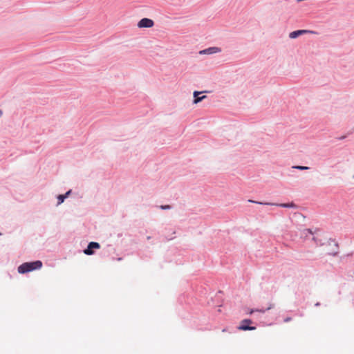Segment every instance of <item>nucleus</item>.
Segmentation results:
<instances>
[{"label":"nucleus","mask_w":354,"mask_h":354,"mask_svg":"<svg viewBox=\"0 0 354 354\" xmlns=\"http://www.w3.org/2000/svg\"><path fill=\"white\" fill-rule=\"evenodd\" d=\"M42 266L41 261H35L32 262L24 263L18 267V272L24 274L35 270L40 269Z\"/></svg>","instance_id":"obj_1"},{"label":"nucleus","mask_w":354,"mask_h":354,"mask_svg":"<svg viewBox=\"0 0 354 354\" xmlns=\"http://www.w3.org/2000/svg\"><path fill=\"white\" fill-rule=\"evenodd\" d=\"M252 324V320L249 319H243L241 322L240 325L238 326V329L239 330H255L256 328L254 326H250V324Z\"/></svg>","instance_id":"obj_2"},{"label":"nucleus","mask_w":354,"mask_h":354,"mask_svg":"<svg viewBox=\"0 0 354 354\" xmlns=\"http://www.w3.org/2000/svg\"><path fill=\"white\" fill-rule=\"evenodd\" d=\"M154 25L152 19L148 18L142 19L138 24L139 28H151Z\"/></svg>","instance_id":"obj_3"},{"label":"nucleus","mask_w":354,"mask_h":354,"mask_svg":"<svg viewBox=\"0 0 354 354\" xmlns=\"http://www.w3.org/2000/svg\"><path fill=\"white\" fill-rule=\"evenodd\" d=\"M100 248V245L97 242H91L87 248L84 250V254L87 255H91L93 254V249H99Z\"/></svg>","instance_id":"obj_4"},{"label":"nucleus","mask_w":354,"mask_h":354,"mask_svg":"<svg viewBox=\"0 0 354 354\" xmlns=\"http://www.w3.org/2000/svg\"><path fill=\"white\" fill-rule=\"evenodd\" d=\"M249 202L256 203H259V204H263V203L256 202V201H252V200H249ZM264 204L265 205H274V203H264ZM275 205H278V206H280V207H295V205L293 203H281V204H275Z\"/></svg>","instance_id":"obj_5"},{"label":"nucleus","mask_w":354,"mask_h":354,"mask_svg":"<svg viewBox=\"0 0 354 354\" xmlns=\"http://www.w3.org/2000/svg\"><path fill=\"white\" fill-rule=\"evenodd\" d=\"M221 52V49L218 47H211L200 51V54H214Z\"/></svg>","instance_id":"obj_6"},{"label":"nucleus","mask_w":354,"mask_h":354,"mask_svg":"<svg viewBox=\"0 0 354 354\" xmlns=\"http://www.w3.org/2000/svg\"><path fill=\"white\" fill-rule=\"evenodd\" d=\"M308 32L309 31L306 30H296V31H293V32H290L289 35V37L291 39H295V38H297V37H299L303 34H305L306 32Z\"/></svg>","instance_id":"obj_7"},{"label":"nucleus","mask_w":354,"mask_h":354,"mask_svg":"<svg viewBox=\"0 0 354 354\" xmlns=\"http://www.w3.org/2000/svg\"><path fill=\"white\" fill-rule=\"evenodd\" d=\"M201 93V92H199V91L194 92V96L195 97V99L194 100V104H198V102L202 101L203 99L206 98L205 95H203L201 97H198V95Z\"/></svg>","instance_id":"obj_8"},{"label":"nucleus","mask_w":354,"mask_h":354,"mask_svg":"<svg viewBox=\"0 0 354 354\" xmlns=\"http://www.w3.org/2000/svg\"><path fill=\"white\" fill-rule=\"evenodd\" d=\"M66 198L65 195H59L57 197L58 204L62 203Z\"/></svg>","instance_id":"obj_9"},{"label":"nucleus","mask_w":354,"mask_h":354,"mask_svg":"<svg viewBox=\"0 0 354 354\" xmlns=\"http://www.w3.org/2000/svg\"><path fill=\"white\" fill-rule=\"evenodd\" d=\"M292 168L297 169L299 170H307L309 169L308 167H306V166H293Z\"/></svg>","instance_id":"obj_10"},{"label":"nucleus","mask_w":354,"mask_h":354,"mask_svg":"<svg viewBox=\"0 0 354 354\" xmlns=\"http://www.w3.org/2000/svg\"><path fill=\"white\" fill-rule=\"evenodd\" d=\"M170 207H171L170 205H161L160 206V208L162 209H170Z\"/></svg>","instance_id":"obj_11"},{"label":"nucleus","mask_w":354,"mask_h":354,"mask_svg":"<svg viewBox=\"0 0 354 354\" xmlns=\"http://www.w3.org/2000/svg\"><path fill=\"white\" fill-rule=\"evenodd\" d=\"M255 311H259V310H250V312L248 313L250 315L252 314ZM259 312L261 313H264L265 310H260Z\"/></svg>","instance_id":"obj_12"},{"label":"nucleus","mask_w":354,"mask_h":354,"mask_svg":"<svg viewBox=\"0 0 354 354\" xmlns=\"http://www.w3.org/2000/svg\"><path fill=\"white\" fill-rule=\"evenodd\" d=\"M291 320V318L290 317H287L284 319V322H290Z\"/></svg>","instance_id":"obj_13"},{"label":"nucleus","mask_w":354,"mask_h":354,"mask_svg":"<svg viewBox=\"0 0 354 354\" xmlns=\"http://www.w3.org/2000/svg\"><path fill=\"white\" fill-rule=\"evenodd\" d=\"M71 192V190H69L68 192H67L66 193V194H65L66 197H67V196L70 194Z\"/></svg>","instance_id":"obj_14"},{"label":"nucleus","mask_w":354,"mask_h":354,"mask_svg":"<svg viewBox=\"0 0 354 354\" xmlns=\"http://www.w3.org/2000/svg\"><path fill=\"white\" fill-rule=\"evenodd\" d=\"M337 252H332V253H329L330 254H332V255H335L337 254Z\"/></svg>","instance_id":"obj_15"},{"label":"nucleus","mask_w":354,"mask_h":354,"mask_svg":"<svg viewBox=\"0 0 354 354\" xmlns=\"http://www.w3.org/2000/svg\"><path fill=\"white\" fill-rule=\"evenodd\" d=\"M307 231H308L309 233L313 234V232L311 231V230L308 229V230H307Z\"/></svg>","instance_id":"obj_16"},{"label":"nucleus","mask_w":354,"mask_h":354,"mask_svg":"<svg viewBox=\"0 0 354 354\" xmlns=\"http://www.w3.org/2000/svg\"><path fill=\"white\" fill-rule=\"evenodd\" d=\"M2 114H3V112H2V111H1V110H0V116H1V115H2Z\"/></svg>","instance_id":"obj_17"},{"label":"nucleus","mask_w":354,"mask_h":354,"mask_svg":"<svg viewBox=\"0 0 354 354\" xmlns=\"http://www.w3.org/2000/svg\"><path fill=\"white\" fill-rule=\"evenodd\" d=\"M353 178H354V176H353Z\"/></svg>","instance_id":"obj_18"}]
</instances>
